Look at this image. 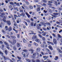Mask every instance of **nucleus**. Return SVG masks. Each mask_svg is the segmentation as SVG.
<instances>
[{
	"label": "nucleus",
	"instance_id": "f257e3e1",
	"mask_svg": "<svg viewBox=\"0 0 62 62\" xmlns=\"http://www.w3.org/2000/svg\"><path fill=\"white\" fill-rule=\"evenodd\" d=\"M17 41L16 39H14L13 40V42H12V45H15L16 44V42Z\"/></svg>",
	"mask_w": 62,
	"mask_h": 62
},
{
	"label": "nucleus",
	"instance_id": "f03ea898",
	"mask_svg": "<svg viewBox=\"0 0 62 62\" xmlns=\"http://www.w3.org/2000/svg\"><path fill=\"white\" fill-rule=\"evenodd\" d=\"M4 43L5 44L6 46H8L7 47V49H8V50H9V49H10V48L9 47H8L9 46V45H8V43L6 42H4Z\"/></svg>",
	"mask_w": 62,
	"mask_h": 62
},
{
	"label": "nucleus",
	"instance_id": "7ed1b4c3",
	"mask_svg": "<svg viewBox=\"0 0 62 62\" xmlns=\"http://www.w3.org/2000/svg\"><path fill=\"white\" fill-rule=\"evenodd\" d=\"M6 23L8 25H11V22L10 20H7V21H6Z\"/></svg>",
	"mask_w": 62,
	"mask_h": 62
},
{
	"label": "nucleus",
	"instance_id": "20e7f679",
	"mask_svg": "<svg viewBox=\"0 0 62 62\" xmlns=\"http://www.w3.org/2000/svg\"><path fill=\"white\" fill-rule=\"evenodd\" d=\"M31 26H34L35 27L36 26V23H35L34 24V23L33 22H31Z\"/></svg>",
	"mask_w": 62,
	"mask_h": 62
},
{
	"label": "nucleus",
	"instance_id": "39448f33",
	"mask_svg": "<svg viewBox=\"0 0 62 62\" xmlns=\"http://www.w3.org/2000/svg\"><path fill=\"white\" fill-rule=\"evenodd\" d=\"M1 15H0V17H1L2 18H4V16H5V13L4 12L2 13L1 14Z\"/></svg>",
	"mask_w": 62,
	"mask_h": 62
},
{
	"label": "nucleus",
	"instance_id": "423d86ee",
	"mask_svg": "<svg viewBox=\"0 0 62 62\" xmlns=\"http://www.w3.org/2000/svg\"><path fill=\"white\" fill-rule=\"evenodd\" d=\"M53 43H54V44H57V40H56V39H53Z\"/></svg>",
	"mask_w": 62,
	"mask_h": 62
},
{
	"label": "nucleus",
	"instance_id": "0eeeda50",
	"mask_svg": "<svg viewBox=\"0 0 62 62\" xmlns=\"http://www.w3.org/2000/svg\"><path fill=\"white\" fill-rule=\"evenodd\" d=\"M36 38H37V36L36 35H34L32 37V39L33 40H34Z\"/></svg>",
	"mask_w": 62,
	"mask_h": 62
},
{
	"label": "nucleus",
	"instance_id": "6e6552de",
	"mask_svg": "<svg viewBox=\"0 0 62 62\" xmlns=\"http://www.w3.org/2000/svg\"><path fill=\"white\" fill-rule=\"evenodd\" d=\"M4 18L2 19V20L5 23H6L7 21L6 19H7V18L6 16H4Z\"/></svg>",
	"mask_w": 62,
	"mask_h": 62
},
{
	"label": "nucleus",
	"instance_id": "1a4fd4ad",
	"mask_svg": "<svg viewBox=\"0 0 62 62\" xmlns=\"http://www.w3.org/2000/svg\"><path fill=\"white\" fill-rule=\"evenodd\" d=\"M28 50L29 51H30L31 52V54H33L34 53V50L33 49H28Z\"/></svg>",
	"mask_w": 62,
	"mask_h": 62
},
{
	"label": "nucleus",
	"instance_id": "9d476101",
	"mask_svg": "<svg viewBox=\"0 0 62 62\" xmlns=\"http://www.w3.org/2000/svg\"><path fill=\"white\" fill-rule=\"evenodd\" d=\"M21 19L19 18L17 19V20H16V23H19V22H21Z\"/></svg>",
	"mask_w": 62,
	"mask_h": 62
},
{
	"label": "nucleus",
	"instance_id": "9b49d317",
	"mask_svg": "<svg viewBox=\"0 0 62 62\" xmlns=\"http://www.w3.org/2000/svg\"><path fill=\"white\" fill-rule=\"evenodd\" d=\"M1 56L5 60H7V59L6 56H5L3 55H2Z\"/></svg>",
	"mask_w": 62,
	"mask_h": 62
},
{
	"label": "nucleus",
	"instance_id": "f8f14e48",
	"mask_svg": "<svg viewBox=\"0 0 62 62\" xmlns=\"http://www.w3.org/2000/svg\"><path fill=\"white\" fill-rule=\"evenodd\" d=\"M6 30H9V31H11L12 30V27L10 26L9 27V29L8 28V29H6Z\"/></svg>",
	"mask_w": 62,
	"mask_h": 62
},
{
	"label": "nucleus",
	"instance_id": "ddd939ff",
	"mask_svg": "<svg viewBox=\"0 0 62 62\" xmlns=\"http://www.w3.org/2000/svg\"><path fill=\"white\" fill-rule=\"evenodd\" d=\"M14 25L16 26V27L17 28H18V25L16 23H15L14 24Z\"/></svg>",
	"mask_w": 62,
	"mask_h": 62
},
{
	"label": "nucleus",
	"instance_id": "4468645a",
	"mask_svg": "<svg viewBox=\"0 0 62 62\" xmlns=\"http://www.w3.org/2000/svg\"><path fill=\"white\" fill-rule=\"evenodd\" d=\"M25 14L28 16V18H30V15H29V14H28L27 13V12H26Z\"/></svg>",
	"mask_w": 62,
	"mask_h": 62
},
{
	"label": "nucleus",
	"instance_id": "2eb2a0df",
	"mask_svg": "<svg viewBox=\"0 0 62 62\" xmlns=\"http://www.w3.org/2000/svg\"><path fill=\"white\" fill-rule=\"evenodd\" d=\"M11 37L12 39H16V37L15 36H11Z\"/></svg>",
	"mask_w": 62,
	"mask_h": 62
},
{
	"label": "nucleus",
	"instance_id": "dca6fc26",
	"mask_svg": "<svg viewBox=\"0 0 62 62\" xmlns=\"http://www.w3.org/2000/svg\"><path fill=\"white\" fill-rule=\"evenodd\" d=\"M23 41L24 43H26L27 42V41L25 40V39H23Z\"/></svg>",
	"mask_w": 62,
	"mask_h": 62
},
{
	"label": "nucleus",
	"instance_id": "f3484780",
	"mask_svg": "<svg viewBox=\"0 0 62 62\" xmlns=\"http://www.w3.org/2000/svg\"><path fill=\"white\" fill-rule=\"evenodd\" d=\"M53 14L54 15H55V16H57L58 15V13H53Z\"/></svg>",
	"mask_w": 62,
	"mask_h": 62
},
{
	"label": "nucleus",
	"instance_id": "a211bd4d",
	"mask_svg": "<svg viewBox=\"0 0 62 62\" xmlns=\"http://www.w3.org/2000/svg\"><path fill=\"white\" fill-rule=\"evenodd\" d=\"M48 48L51 50H53V47H52V46H48Z\"/></svg>",
	"mask_w": 62,
	"mask_h": 62
},
{
	"label": "nucleus",
	"instance_id": "6ab92c4d",
	"mask_svg": "<svg viewBox=\"0 0 62 62\" xmlns=\"http://www.w3.org/2000/svg\"><path fill=\"white\" fill-rule=\"evenodd\" d=\"M21 14L23 17H24L25 16V13H24L23 12H22V13H21Z\"/></svg>",
	"mask_w": 62,
	"mask_h": 62
},
{
	"label": "nucleus",
	"instance_id": "aec40b11",
	"mask_svg": "<svg viewBox=\"0 0 62 62\" xmlns=\"http://www.w3.org/2000/svg\"><path fill=\"white\" fill-rule=\"evenodd\" d=\"M44 24H47V25H49V26H50V25H51V24H50V23H45Z\"/></svg>",
	"mask_w": 62,
	"mask_h": 62
},
{
	"label": "nucleus",
	"instance_id": "412c9836",
	"mask_svg": "<svg viewBox=\"0 0 62 62\" xmlns=\"http://www.w3.org/2000/svg\"><path fill=\"white\" fill-rule=\"evenodd\" d=\"M40 8L39 7H38L37 8V11H40Z\"/></svg>",
	"mask_w": 62,
	"mask_h": 62
},
{
	"label": "nucleus",
	"instance_id": "4be33fe9",
	"mask_svg": "<svg viewBox=\"0 0 62 62\" xmlns=\"http://www.w3.org/2000/svg\"><path fill=\"white\" fill-rule=\"evenodd\" d=\"M35 41L37 42H39V40L38 39H35Z\"/></svg>",
	"mask_w": 62,
	"mask_h": 62
},
{
	"label": "nucleus",
	"instance_id": "5701e85b",
	"mask_svg": "<svg viewBox=\"0 0 62 62\" xmlns=\"http://www.w3.org/2000/svg\"><path fill=\"white\" fill-rule=\"evenodd\" d=\"M24 2L25 3H26V4H27V5H29V2L26 1H25Z\"/></svg>",
	"mask_w": 62,
	"mask_h": 62
},
{
	"label": "nucleus",
	"instance_id": "b1692460",
	"mask_svg": "<svg viewBox=\"0 0 62 62\" xmlns=\"http://www.w3.org/2000/svg\"><path fill=\"white\" fill-rule=\"evenodd\" d=\"M29 7L30 9H33V7L31 5L29 6Z\"/></svg>",
	"mask_w": 62,
	"mask_h": 62
},
{
	"label": "nucleus",
	"instance_id": "393cba45",
	"mask_svg": "<svg viewBox=\"0 0 62 62\" xmlns=\"http://www.w3.org/2000/svg\"><path fill=\"white\" fill-rule=\"evenodd\" d=\"M42 38L43 40V41H45V40H46V39H45V38L44 37H43Z\"/></svg>",
	"mask_w": 62,
	"mask_h": 62
},
{
	"label": "nucleus",
	"instance_id": "a878e982",
	"mask_svg": "<svg viewBox=\"0 0 62 62\" xmlns=\"http://www.w3.org/2000/svg\"><path fill=\"white\" fill-rule=\"evenodd\" d=\"M17 45L18 47H20V44L19 43H17Z\"/></svg>",
	"mask_w": 62,
	"mask_h": 62
},
{
	"label": "nucleus",
	"instance_id": "bb28decb",
	"mask_svg": "<svg viewBox=\"0 0 62 62\" xmlns=\"http://www.w3.org/2000/svg\"><path fill=\"white\" fill-rule=\"evenodd\" d=\"M5 52L6 54L7 55L8 54V51H7V50H5Z\"/></svg>",
	"mask_w": 62,
	"mask_h": 62
},
{
	"label": "nucleus",
	"instance_id": "cd10ccee",
	"mask_svg": "<svg viewBox=\"0 0 62 62\" xmlns=\"http://www.w3.org/2000/svg\"><path fill=\"white\" fill-rule=\"evenodd\" d=\"M33 44H34V45H35V46H38V44L36 43L35 42H34L33 43Z\"/></svg>",
	"mask_w": 62,
	"mask_h": 62
},
{
	"label": "nucleus",
	"instance_id": "c85d7f7f",
	"mask_svg": "<svg viewBox=\"0 0 62 62\" xmlns=\"http://www.w3.org/2000/svg\"><path fill=\"white\" fill-rule=\"evenodd\" d=\"M36 50L37 51H38V52H39V51H40V49L39 48H37L36 49Z\"/></svg>",
	"mask_w": 62,
	"mask_h": 62
},
{
	"label": "nucleus",
	"instance_id": "c756f323",
	"mask_svg": "<svg viewBox=\"0 0 62 62\" xmlns=\"http://www.w3.org/2000/svg\"><path fill=\"white\" fill-rule=\"evenodd\" d=\"M58 38H62V36H61L60 34H58Z\"/></svg>",
	"mask_w": 62,
	"mask_h": 62
},
{
	"label": "nucleus",
	"instance_id": "7c9ffc66",
	"mask_svg": "<svg viewBox=\"0 0 62 62\" xmlns=\"http://www.w3.org/2000/svg\"><path fill=\"white\" fill-rule=\"evenodd\" d=\"M26 21L27 22H28V23H30V21L28 19H26Z\"/></svg>",
	"mask_w": 62,
	"mask_h": 62
},
{
	"label": "nucleus",
	"instance_id": "2f4dec72",
	"mask_svg": "<svg viewBox=\"0 0 62 62\" xmlns=\"http://www.w3.org/2000/svg\"><path fill=\"white\" fill-rule=\"evenodd\" d=\"M22 54L23 55L24 57H25V53L24 52H22Z\"/></svg>",
	"mask_w": 62,
	"mask_h": 62
},
{
	"label": "nucleus",
	"instance_id": "473e14b6",
	"mask_svg": "<svg viewBox=\"0 0 62 62\" xmlns=\"http://www.w3.org/2000/svg\"><path fill=\"white\" fill-rule=\"evenodd\" d=\"M48 5H49V7H52V5L51 4L49 3L48 4Z\"/></svg>",
	"mask_w": 62,
	"mask_h": 62
},
{
	"label": "nucleus",
	"instance_id": "72a5a7b5",
	"mask_svg": "<svg viewBox=\"0 0 62 62\" xmlns=\"http://www.w3.org/2000/svg\"><path fill=\"white\" fill-rule=\"evenodd\" d=\"M2 47L1 49H4V47H5V46H4V45H2Z\"/></svg>",
	"mask_w": 62,
	"mask_h": 62
},
{
	"label": "nucleus",
	"instance_id": "f704fd0d",
	"mask_svg": "<svg viewBox=\"0 0 62 62\" xmlns=\"http://www.w3.org/2000/svg\"><path fill=\"white\" fill-rule=\"evenodd\" d=\"M46 32H45L44 33L42 34V35L44 36H46Z\"/></svg>",
	"mask_w": 62,
	"mask_h": 62
},
{
	"label": "nucleus",
	"instance_id": "c9c22d12",
	"mask_svg": "<svg viewBox=\"0 0 62 62\" xmlns=\"http://www.w3.org/2000/svg\"><path fill=\"white\" fill-rule=\"evenodd\" d=\"M23 51L24 52L26 53L27 52V50L26 49H24L23 50Z\"/></svg>",
	"mask_w": 62,
	"mask_h": 62
},
{
	"label": "nucleus",
	"instance_id": "e433bc0d",
	"mask_svg": "<svg viewBox=\"0 0 62 62\" xmlns=\"http://www.w3.org/2000/svg\"><path fill=\"white\" fill-rule=\"evenodd\" d=\"M9 3L10 5H14V3L12 2H9Z\"/></svg>",
	"mask_w": 62,
	"mask_h": 62
},
{
	"label": "nucleus",
	"instance_id": "4c0bfd02",
	"mask_svg": "<svg viewBox=\"0 0 62 62\" xmlns=\"http://www.w3.org/2000/svg\"><path fill=\"white\" fill-rule=\"evenodd\" d=\"M8 41L9 42V43H10L11 44H12V42L10 40H8Z\"/></svg>",
	"mask_w": 62,
	"mask_h": 62
},
{
	"label": "nucleus",
	"instance_id": "58836bf2",
	"mask_svg": "<svg viewBox=\"0 0 62 62\" xmlns=\"http://www.w3.org/2000/svg\"><path fill=\"white\" fill-rule=\"evenodd\" d=\"M36 62H40V60L39 59H37L36 60Z\"/></svg>",
	"mask_w": 62,
	"mask_h": 62
},
{
	"label": "nucleus",
	"instance_id": "ea45409f",
	"mask_svg": "<svg viewBox=\"0 0 62 62\" xmlns=\"http://www.w3.org/2000/svg\"><path fill=\"white\" fill-rule=\"evenodd\" d=\"M52 35L55 38V37H56V35H55L54 34L52 33Z\"/></svg>",
	"mask_w": 62,
	"mask_h": 62
},
{
	"label": "nucleus",
	"instance_id": "a19ab883",
	"mask_svg": "<svg viewBox=\"0 0 62 62\" xmlns=\"http://www.w3.org/2000/svg\"><path fill=\"white\" fill-rule=\"evenodd\" d=\"M38 36H39V37H40V38H42V36H41V35L40 34H39Z\"/></svg>",
	"mask_w": 62,
	"mask_h": 62
},
{
	"label": "nucleus",
	"instance_id": "79ce46f5",
	"mask_svg": "<svg viewBox=\"0 0 62 62\" xmlns=\"http://www.w3.org/2000/svg\"><path fill=\"white\" fill-rule=\"evenodd\" d=\"M11 18L13 21H14V17H13V16H11Z\"/></svg>",
	"mask_w": 62,
	"mask_h": 62
},
{
	"label": "nucleus",
	"instance_id": "37998d69",
	"mask_svg": "<svg viewBox=\"0 0 62 62\" xmlns=\"http://www.w3.org/2000/svg\"><path fill=\"white\" fill-rule=\"evenodd\" d=\"M36 54L38 56H39V53L38 52H36Z\"/></svg>",
	"mask_w": 62,
	"mask_h": 62
},
{
	"label": "nucleus",
	"instance_id": "c03bdc74",
	"mask_svg": "<svg viewBox=\"0 0 62 62\" xmlns=\"http://www.w3.org/2000/svg\"><path fill=\"white\" fill-rule=\"evenodd\" d=\"M16 5L18 6H20V4L19 3H17L16 4Z\"/></svg>",
	"mask_w": 62,
	"mask_h": 62
},
{
	"label": "nucleus",
	"instance_id": "a18cd8bd",
	"mask_svg": "<svg viewBox=\"0 0 62 62\" xmlns=\"http://www.w3.org/2000/svg\"><path fill=\"white\" fill-rule=\"evenodd\" d=\"M17 58L19 59H22V58L21 57H19L18 56H17Z\"/></svg>",
	"mask_w": 62,
	"mask_h": 62
},
{
	"label": "nucleus",
	"instance_id": "49530a36",
	"mask_svg": "<svg viewBox=\"0 0 62 62\" xmlns=\"http://www.w3.org/2000/svg\"><path fill=\"white\" fill-rule=\"evenodd\" d=\"M36 6H37L38 7H40V6L38 4H36Z\"/></svg>",
	"mask_w": 62,
	"mask_h": 62
},
{
	"label": "nucleus",
	"instance_id": "de8ad7c7",
	"mask_svg": "<svg viewBox=\"0 0 62 62\" xmlns=\"http://www.w3.org/2000/svg\"><path fill=\"white\" fill-rule=\"evenodd\" d=\"M14 49L15 50H16V47H15V46H13Z\"/></svg>",
	"mask_w": 62,
	"mask_h": 62
},
{
	"label": "nucleus",
	"instance_id": "09e8293b",
	"mask_svg": "<svg viewBox=\"0 0 62 62\" xmlns=\"http://www.w3.org/2000/svg\"><path fill=\"white\" fill-rule=\"evenodd\" d=\"M48 58V56H47L45 59H44V60H46V59H47Z\"/></svg>",
	"mask_w": 62,
	"mask_h": 62
},
{
	"label": "nucleus",
	"instance_id": "8fccbe9b",
	"mask_svg": "<svg viewBox=\"0 0 62 62\" xmlns=\"http://www.w3.org/2000/svg\"><path fill=\"white\" fill-rule=\"evenodd\" d=\"M48 58V56H47L45 59H44V60H46V59H47Z\"/></svg>",
	"mask_w": 62,
	"mask_h": 62
},
{
	"label": "nucleus",
	"instance_id": "3c124183",
	"mask_svg": "<svg viewBox=\"0 0 62 62\" xmlns=\"http://www.w3.org/2000/svg\"><path fill=\"white\" fill-rule=\"evenodd\" d=\"M0 54H2V55H3V54H3V53L1 51H0Z\"/></svg>",
	"mask_w": 62,
	"mask_h": 62
},
{
	"label": "nucleus",
	"instance_id": "603ef678",
	"mask_svg": "<svg viewBox=\"0 0 62 62\" xmlns=\"http://www.w3.org/2000/svg\"><path fill=\"white\" fill-rule=\"evenodd\" d=\"M54 4L55 5H56V6H57V2H56L55 1L54 2Z\"/></svg>",
	"mask_w": 62,
	"mask_h": 62
},
{
	"label": "nucleus",
	"instance_id": "864d4df0",
	"mask_svg": "<svg viewBox=\"0 0 62 62\" xmlns=\"http://www.w3.org/2000/svg\"><path fill=\"white\" fill-rule=\"evenodd\" d=\"M41 53L42 55H44V54H44V53H43V52H41Z\"/></svg>",
	"mask_w": 62,
	"mask_h": 62
},
{
	"label": "nucleus",
	"instance_id": "5fc2aeb1",
	"mask_svg": "<svg viewBox=\"0 0 62 62\" xmlns=\"http://www.w3.org/2000/svg\"><path fill=\"white\" fill-rule=\"evenodd\" d=\"M33 56H36V53H34L33 54Z\"/></svg>",
	"mask_w": 62,
	"mask_h": 62
},
{
	"label": "nucleus",
	"instance_id": "6e6d98bb",
	"mask_svg": "<svg viewBox=\"0 0 62 62\" xmlns=\"http://www.w3.org/2000/svg\"><path fill=\"white\" fill-rule=\"evenodd\" d=\"M17 36L18 38H20V35H19V34H18L17 35Z\"/></svg>",
	"mask_w": 62,
	"mask_h": 62
},
{
	"label": "nucleus",
	"instance_id": "4d7b16f0",
	"mask_svg": "<svg viewBox=\"0 0 62 62\" xmlns=\"http://www.w3.org/2000/svg\"><path fill=\"white\" fill-rule=\"evenodd\" d=\"M48 3H53V2L52 1H49L48 2Z\"/></svg>",
	"mask_w": 62,
	"mask_h": 62
},
{
	"label": "nucleus",
	"instance_id": "13d9d810",
	"mask_svg": "<svg viewBox=\"0 0 62 62\" xmlns=\"http://www.w3.org/2000/svg\"><path fill=\"white\" fill-rule=\"evenodd\" d=\"M7 37L8 38H10V37L8 35H7Z\"/></svg>",
	"mask_w": 62,
	"mask_h": 62
},
{
	"label": "nucleus",
	"instance_id": "bf43d9fd",
	"mask_svg": "<svg viewBox=\"0 0 62 62\" xmlns=\"http://www.w3.org/2000/svg\"><path fill=\"white\" fill-rule=\"evenodd\" d=\"M46 50L48 51V53L50 52V50L48 49V48L46 49Z\"/></svg>",
	"mask_w": 62,
	"mask_h": 62
},
{
	"label": "nucleus",
	"instance_id": "052dcab7",
	"mask_svg": "<svg viewBox=\"0 0 62 62\" xmlns=\"http://www.w3.org/2000/svg\"><path fill=\"white\" fill-rule=\"evenodd\" d=\"M49 12H50V13H52V10L51 9H49Z\"/></svg>",
	"mask_w": 62,
	"mask_h": 62
},
{
	"label": "nucleus",
	"instance_id": "680f3d73",
	"mask_svg": "<svg viewBox=\"0 0 62 62\" xmlns=\"http://www.w3.org/2000/svg\"><path fill=\"white\" fill-rule=\"evenodd\" d=\"M44 12L45 13H47V11H46L45 10H44Z\"/></svg>",
	"mask_w": 62,
	"mask_h": 62
},
{
	"label": "nucleus",
	"instance_id": "e2e57ef3",
	"mask_svg": "<svg viewBox=\"0 0 62 62\" xmlns=\"http://www.w3.org/2000/svg\"><path fill=\"white\" fill-rule=\"evenodd\" d=\"M43 6H46V4L44 3L43 4Z\"/></svg>",
	"mask_w": 62,
	"mask_h": 62
},
{
	"label": "nucleus",
	"instance_id": "0e129e2a",
	"mask_svg": "<svg viewBox=\"0 0 62 62\" xmlns=\"http://www.w3.org/2000/svg\"><path fill=\"white\" fill-rule=\"evenodd\" d=\"M47 42V43H48V44H51V42L48 41Z\"/></svg>",
	"mask_w": 62,
	"mask_h": 62
},
{
	"label": "nucleus",
	"instance_id": "69168bd1",
	"mask_svg": "<svg viewBox=\"0 0 62 62\" xmlns=\"http://www.w3.org/2000/svg\"><path fill=\"white\" fill-rule=\"evenodd\" d=\"M32 62H35V60L34 59H32Z\"/></svg>",
	"mask_w": 62,
	"mask_h": 62
},
{
	"label": "nucleus",
	"instance_id": "338daca9",
	"mask_svg": "<svg viewBox=\"0 0 62 62\" xmlns=\"http://www.w3.org/2000/svg\"><path fill=\"white\" fill-rule=\"evenodd\" d=\"M29 13L30 14H32L33 13V12L31 11L29 12Z\"/></svg>",
	"mask_w": 62,
	"mask_h": 62
},
{
	"label": "nucleus",
	"instance_id": "774afa93",
	"mask_svg": "<svg viewBox=\"0 0 62 62\" xmlns=\"http://www.w3.org/2000/svg\"><path fill=\"white\" fill-rule=\"evenodd\" d=\"M60 23H62V20H60Z\"/></svg>",
	"mask_w": 62,
	"mask_h": 62
}]
</instances>
